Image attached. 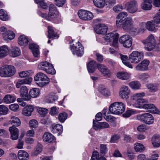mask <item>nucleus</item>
<instances>
[{
	"label": "nucleus",
	"mask_w": 160,
	"mask_h": 160,
	"mask_svg": "<svg viewBox=\"0 0 160 160\" xmlns=\"http://www.w3.org/2000/svg\"><path fill=\"white\" fill-rule=\"evenodd\" d=\"M29 125L30 127L32 128H36L38 127V122L35 119H32L29 122Z\"/></svg>",
	"instance_id": "57"
},
{
	"label": "nucleus",
	"mask_w": 160,
	"mask_h": 160,
	"mask_svg": "<svg viewBox=\"0 0 160 160\" xmlns=\"http://www.w3.org/2000/svg\"><path fill=\"white\" fill-rule=\"evenodd\" d=\"M132 38V37L128 35H124L122 36L119 39L120 42L122 44L127 40Z\"/></svg>",
	"instance_id": "52"
},
{
	"label": "nucleus",
	"mask_w": 160,
	"mask_h": 160,
	"mask_svg": "<svg viewBox=\"0 0 160 160\" xmlns=\"http://www.w3.org/2000/svg\"><path fill=\"white\" fill-rule=\"evenodd\" d=\"M8 71L7 65L3 66L0 68V75L3 77H8Z\"/></svg>",
	"instance_id": "30"
},
{
	"label": "nucleus",
	"mask_w": 160,
	"mask_h": 160,
	"mask_svg": "<svg viewBox=\"0 0 160 160\" xmlns=\"http://www.w3.org/2000/svg\"><path fill=\"white\" fill-rule=\"evenodd\" d=\"M130 92V90L128 86H123L120 88L119 96L121 98L127 100L129 97Z\"/></svg>",
	"instance_id": "11"
},
{
	"label": "nucleus",
	"mask_w": 160,
	"mask_h": 160,
	"mask_svg": "<svg viewBox=\"0 0 160 160\" xmlns=\"http://www.w3.org/2000/svg\"><path fill=\"white\" fill-rule=\"evenodd\" d=\"M138 6V3L136 0H130L126 2L125 5V7L127 10L131 13H134L137 11Z\"/></svg>",
	"instance_id": "6"
},
{
	"label": "nucleus",
	"mask_w": 160,
	"mask_h": 160,
	"mask_svg": "<svg viewBox=\"0 0 160 160\" xmlns=\"http://www.w3.org/2000/svg\"><path fill=\"white\" fill-rule=\"evenodd\" d=\"M8 109L4 105H0V112L3 115L7 114L8 112Z\"/></svg>",
	"instance_id": "55"
},
{
	"label": "nucleus",
	"mask_w": 160,
	"mask_h": 160,
	"mask_svg": "<svg viewBox=\"0 0 160 160\" xmlns=\"http://www.w3.org/2000/svg\"><path fill=\"white\" fill-rule=\"evenodd\" d=\"M155 23L153 20H151L147 22L146 23L142 22L140 23V25L141 27H143V28L145 25L146 28L148 31L155 32L157 30L155 26Z\"/></svg>",
	"instance_id": "13"
},
{
	"label": "nucleus",
	"mask_w": 160,
	"mask_h": 160,
	"mask_svg": "<svg viewBox=\"0 0 160 160\" xmlns=\"http://www.w3.org/2000/svg\"><path fill=\"white\" fill-rule=\"evenodd\" d=\"M121 58L122 60L123 63L126 66L130 68H132V64L128 62V57L126 55H121Z\"/></svg>",
	"instance_id": "36"
},
{
	"label": "nucleus",
	"mask_w": 160,
	"mask_h": 160,
	"mask_svg": "<svg viewBox=\"0 0 160 160\" xmlns=\"http://www.w3.org/2000/svg\"><path fill=\"white\" fill-rule=\"evenodd\" d=\"M95 61H91L89 62L87 65V67L88 71L89 72L93 73L95 70V67L97 66V65Z\"/></svg>",
	"instance_id": "28"
},
{
	"label": "nucleus",
	"mask_w": 160,
	"mask_h": 160,
	"mask_svg": "<svg viewBox=\"0 0 160 160\" xmlns=\"http://www.w3.org/2000/svg\"><path fill=\"white\" fill-rule=\"evenodd\" d=\"M66 0H54L55 5L59 7H62L66 2Z\"/></svg>",
	"instance_id": "62"
},
{
	"label": "nucleus",
	"mask_w": 160,
	"mask_h": 160,
	"mask_svg": "<svg viewBox=\"0 0 160 160\" xmlns=\"http://www.w3.org/2000/svg\"><path fill=\"white\" fill-rule=\"evenodd\" d=\"M78 15L79 18L84 20H89L93 18V16L91 12L83 10H79Z\"/></svg>",
	"instance_id": "9"
},
{
	"label": "nucleus",
	"mask_w": 160,
	"mask_h": 160,
	"mask_svg": "<svg viewBox=\"0 0 160 160\" xmlns=\"http://www.w3.org/2000/svg\"><path fill=\"white\" fill-rule=\"evenodd\" d=\"M38 111L41 116L43 117L47 113L48 110L44 108H40L38 109Z\"/></svg>",
	"instance_id": "56"
},
{
	"label": "nucleus",
	"mask_w": 160,
	"mask_h": 160,
	"mask_svg": "<svg viewBox=\"0 0 160 160\" xmlns=\"http://www.w3.org/2000/svg\"><path fill=\"white\" fill-rule=\"evenodd\" d=\"M100 155L104 156L107 152L108 149L106 145L101 144L100 146Z\"/></svg>",
	"instance_id": "43"
},
{
	"label": "nucleus",
	"mask_w": 160,
	"mask_h": 160,
	"mask_svg": "<svg viewBox=\"0 0 160 160\" xmlns=\"http://www.w3.org/2000/svg\"><path fill=\"white\" fill-rule=\"evenodd\" d=\"M19 92L21 97L23 100L28 101L31 99V98L28 93V88L26 86H23L21 88Z\"/></svg>",
	"instance_id": "12"
},
{
	"label": "nucleus",
	"mask_w": 160,
	"mask_h": 160,
	"mask_svg": "<svg viewBox=\"0 0 160 160\" xmlns=\"http://www.w3.org/2000/svg\"><path fill=\"white\" fill-rule=\"evenodd\" d=\"M118 35L117 33L115 32H112L108 33L105 36V40L108 42H111L113 39L117 37Z\"/></svg>",
	"instance_id": "31"
},
{
	"label": "nucleus",
	"mask_w": 160,
	"mask_h": 160,
	"mask_svg": "<svg viewBox=\"0 0 160 160\" xmlns=\"http://www.w3.org/2000/svg\"><path fill=\"white\" fill-rule=\"evenodd\" d=\"M9 50L7 47L4 45L0 47V58L6 57L8 53Z\"/></svg>",
	"instance_id": "34"
},
{
	"label": "nucleus",
	"mask_w": 160,
	"mask_h": 160,
	"mask_svg": "<svg viewBox=\"0 0 160 160\" xmlns=\"http://www.w3.org/2000/svg\"><path fill=\"white\" fill-rule=\"evenodd\" d=\"M50 63L47 62H40L38 65L39 69L43 70L45 71L46 70Z\"/></svg>",
	"instance_id": "45"
},
{
	"label": "nucleus",
	"mask_w": 160,
	"mask_h": 160,
	"mask_svg": "<svg viewBox=\"0 0 160 160\" xmlns=\"http://www.w3.org/2000/svg\"><path fill=\"white\" fill-rule=\"evenodd\" d=\"M43 141L49 143L55 142V138L54 137L51 133L46 132L44 133L42 137Z\"/></svg>",
	"instance_id": "22"
},
{
	"label": "nucleus",
	"mask_w": 160,
	"mask_h": 160,
	"mask_svg": "<svg viewBox=\"0 0 160 160\" xmlns=\"http://www.w3.org/2000/svg\"><path fill=\"white\" fill-rule=\"evenodd\" d=\"M99 90L103 96L108 97L110 95V92L108 90L104 87H101L99 88Z\"/></svg>",
	"instance_id": "44"
},
{
	"label": "nucleus",
	"mask_w": 160,
	"mask_h": 160,
	"mask_svg": "<svg viewBox=\"0 0 160 160\" xmlns=\"http://www.w3.org/2000/svg\"><path fill=\"white\" fill-rule=\"evenodd\" d=\"M133 21L132 18L128 17L122 23V28L126 31H130L132 28Z\"/></svg>",
	"instance_id": "10"
},
{
	"label": "nucleus",
	"mask_w": 160,
	"mask_h": 160,
	"mask_svg": "<svg viewBox=\"0 0 160 160\" xmlns=\"http://www.w3.org/2000/svg\"><path fill=\"white\" fill-rule=\"evenodd\" d=\"M18 44L21 46L26 45L28 42L27 37L24 35L20 36L18 38Z\"/></svg>",
	"instance_id": "32"
},
{
	"label": "nucleus",
	"mask_w": 160,
	"mask_h": 160,
	"mask_svg": "<svg viewBox=\"0 0 160 160\" xmlns=\"http://www.w3.org/2000/svg\"><path fill=\"white\" fill-rule=\"evenodd\" d=\"M143 108L147 109L148 111L152 113L158 114L159 113V110L155 106L152 104H145L143 105Z\"/></svg>",
	"instance_id": "17"
},
{
	"label": "nucleus",
	"mask_w": 160,
	"mask_h": 160,
	"mask_svg": "<svg viewBox=\"0 0 160 160\" xmlns=\"http://www.w3.org/2000/svg\"><path fill=\"white\" fill-rule=\"evenodd\" d=\"M142 43L145 45V48L148 51L153 49L155 46V40L154 36L151 34L146 39L142 41Z\"/></svg>",
	"instance_id": "4"
},
{
	"label": "nucleus",
	"mask_w": 160,
	"mask_h": 160,
	"mask_svg": "<svg viewBox=\"0 0 160 160\" xmlns=\"http://www.w3.org/2000/svg\"><path fill=\"white\" fill-rule=\"evenodd\" d=\"M0 18L3 21H7L9 19L8 15L3 9L0 10Z\"/></svg>",
	"instance_id": "48"
},
{
	"label": "nucleus",
	"mask_w": 160,
	"mask_h": 160,
	"mask_svg": "<svg viewBox=\"0 0 160 160\" xmlns=\"http://www.w3.org/2000/svg\"><path fill=\"white\" fill-rule=\"evenodd\" d=\"M40 94V90L39 89L34 88L31 89L29 92V96L33 98L38 97Z\"/></svg>",
	"instance_id": "37"
},
{
	"label": "nucleus",
	"mask_w": 160,
	"mask_h": 160,
	"mask_svg": "<svg viewBox=\"0 0 160 160\" xmlns=\"http://www.w3.org/2000/svg\"><path fill=\"white\" fill-rule=\"evenodd\" d=\"M42 150V146L38 143L34 150L32 153L31 156H35L40 153Z\"/></svg>",
	"instance_id": "38"
},
{
	"label": "nucleus",
	"mask_w": 160,
	"mask_h": 160,
	"mask_svg": "<svg viewBox=\"0 0 160 160\" xmlns=\"http://www.w3.org/2000/svg\"><path fill=\"white\" fill-rule=\"evenodd\" d=\"M127 16V13L125 12H120L118 14V15L117 17V18L124 20L126 18Z\"/></svg>",
	"instance_id": "60"
},
{
	"label": "nucleus",
	"mask_w": 160,
	"mask_h": 160,
	"mask_svg": "<svg viewBox=\"0 0 160 160\" xmlns=\"http://www.w3.org/2000/svg\"><path fill=\"white\" fill-rule=\"evenodd\" d=\"M8 70V77L13 75L16 72L15 69L14 67L12 65H7Z\"/></svg>",
	"instance_id": "50"
},
{
	"label": "nucleus",
	"mask_w": 160,
	"mask_h": 160,
	"mask_svg": "<svg viewBox=\"0 0 160 160\" xmlns=\"http://www.w3.org/2000/svg\"><path fill=\"white\" fill-rule=\"evenodd\" d=\"M99 157V153L97 151L93 152L91 160H98Z\"/></svg>",
	"instance_id": "64"
},
{
	"label": "nucleus",
	"mask_w": 160,
	"mask_h": 160,
	"mask_svg": "<svg viewBox=\"0 0 160 160\" xmlns=\"http://www.w3.org/2000/svg\"><path fill=\"white\" fill-rule=\"evenodd\" d=\"M138 119L145 123L151 124L153 123V118L152 114L149 113H145L140 115L138 116Z\"/></svg>",
	"instance_id": "8"
},
{
	"label": "nucleus",
	"mask_w": 160,
	"mask_h": 160,
	"mask_svg": "<svg viewBox=\"0 0 160 160\" xmlns=\"http://www.w3.org/2000/svg\"><path fill=\"white\" fill-rule=\"evenodd\" d=\"M49 65L45 72L48 74L52 75L55 74L56 73V71L53 67L51 64L50 63Z\"/></svg>",
	"instance_id": "53"
},
{
	"label": "nucleus",
	"mask_w": 160,
	"mask_h": 160,
	"mask_svg": "<svg viewBox=\"0 0 160 160\" xmlns=\"http://www.w3.org/2000/svg\"><path fill=\"white\" fill-rule=\"evenodd\" d=\"M125 109L124 104L122 102H115L110 104L109 111L113 114H120L123 113Z\"/></svg>",
	"instance_id": "1"
},
{
	"label": "nucleus",
	"mask_w": 160,
	"mask_h": 160,
	"mask_svg": "<svg viewBox=\"0 0 160 160\" xmlns=\"http://www.w3.org/2000/svg\"><path fill=\"white\" fill-rule=\"evenodd\" d=\"M97 67L99 71L104 75L109 76L111 75L109 70L106 66L103 65L98 64Z\"/></svg>",
	"instance_id": "19"
},
{
	"label": "nucleus",
	"mask_w": 160,
	"mask_h": 160,
	"mask_svg": "<svg viewBox=\"0 0 160 160\" xmlns=\"http://www.w3.org/2000/svg\"><path fill=\"white\" fill-rule=\"evenodd\" d=\"M139 78L143 80L146 81L150 77V75L148 73H143L138 75Z\"/></svg>",
	"instance_id": "61"
},
{
	"label": "nucleus",
	"mask_w": 160,
	"mask_h": 160,
	"mask_svg": "<svg viewBox=\"0 0 160 160\" xmlns=\"http://www.w3.org/2000/svg\"><path fill=\"white\" fill-rule=\"evenodd\" d=\"M129 85L133 89H139L141 86L140 83L138 81L131 82L129 83Z\"/></svg>",
	"instance_id": "41"
},
{
	"label": "nucleus",
	"mask_w": 160,
	"mask_h": 160,
	"mask_svg": "<svg viewBox=\"0 0 160 160\" xmlns=\"http://www.w3.org/2000/svg\"><path fill=\"white\" fill-rule=\"evenodd\" d=\"M149 62L148 60H144L138 64L135 67L136 70L138 71H144L148 69Z\"/></svg>",
	"instance_id": "15"
},
{
	"label": "nucleus",
	"mask_w": 160,
	"mask_h": 160,
	"mask_svg": "<svg viewBox=\"0 0 160 160\" xmlns=\"http://www.w3.org/2000/svg\"><path fill=\"white\" fill-rule=\"evenodd\" d=\"M134 149L136 152H142L144 150V146L141 143H137L134 145Z\"/></svg>",
	"instance_id": "49"
},
{
	"label": "nucleus",
	"mask_w": 160,
	"mask_h": 160,
	"mask_svg": "<svg viewBox=\"0 0 160 160\" xmlns=\"http://www.w3.org/2000/svg\"><path fill=\"white\" fill-rule=\"evenodd\" d=\"M145 29L143 27H141L140 28H136L133 27V25L132 26V28L130 31H128L130 33L132 34H133L134 35H137L140 32H144Z\"/></svg>",
	"instance_id": "39"
},
{
	"label": "nucleus",
	"mask_w": 160,
	"mask_h": 160,
	"mask_svg": "<svg viewBox=\"0 0 160 160\" xmlns=\"http://www.w3.org/2000/svg\"><path fill=\"white\" fill-rule=\"evenodd\" d=\"M9 131L11 135V138L13 140H17L19 135V131L18 129L14 126L9 127Z\"/></svg>",
	"instance_id": "16"
},
{
	"label": "nucleus",
	"mask_w": 160,
	"mask_h": 160,
	"mask_svg": "<svg viewBox=\"0 0 160 160\" xmlns=\"http://www.w3.org/2000/svg\"><path fill=\"white\" fill-rule=\"evenodd\" d=\"M68 116V114L65 112L60 113L58 116L59 121L62 123L64 122L67 119Z\"/></svg>",
	"instance_id": "47"
},
{
	"label": "nucleus",
	"mask_w": 160,
	"mask_h": 160,
	"mask_svg": "<svg viewBox=\"0 0 160 160\" xmlns=\"http://www.w3.org/2000/svg\"><path fill=\"white\" fill-rule=\"evenodd\" d=\"M34 80L36 81H38V86L42 87L48 84L49 79L44 74L39 72L37 73L34 77Z\"/></svg>",
	"instance_id": "3"
},
{
	"label": "nucleus",
	"mask_w": 160,
	"mask_h": 160,
	"mask_svg": "<svg viewBox=\"0 0 160 160\" xmlns=\"http://www.w3.org/2000/svg\"><path fill=\"white\" fill-rule=\"evenodd\" d=\"M33 110V107L32 105H30L24 108L22 114L24 116H29L31 115L32 112Z\"/></svg>",
	"instance_id": "26"
},
{
	"label": "nucleus",
	"mask_w": 160,
	"mask_h": 160,
	"mask_svg": "<svg viewBox=\"0 0 160 160\" xmlns=\"http://www.w3.org/2000/svg\"><path fill=\"white\" fill-rule=\"evenodd\" d=\"M50 129L52 133H58V135H60L62 131V126L60 124L52 125L50 127Z\"/></svg>",
	"instance_id": "20"
},
{
	"label": "nucleus",
	"mask_w": 160,
	"mask_h": 160,
	"mask_svg": "<svg viewBox=\"0 0 160 160\" xmlns=\"http://www.w3.org/2000/svg\"><path fill=\"white\" fill-rule=\"evenodd\" d=\"M97 123H95V120L93 121V126L96 130L100 128H108L109 125L108 123L106 122H96Z\"/></svg>",
	"instance_id": "18"
},
{
	"label": "nucleus",
	"mask_w": 160,
	"mask_h": 160,
	"mask_svg": "<svg viewBox=\"0 0 160 160\" xmlns=\"http://www.w3.org/2000/svg\"><path fill=\"white\" fill-rule=\"evenodd\" d=\"M29 47L32 50L34 56L35 57H38L39 54L38 46L35 44H31L29 45Z\"/></svg>",
	"instance_id": "25"
},
{
	"label": "nucleus",
	"mask_w": 160,
	"mask_h": 160,
	"mask_svg": "<svg viewBox=\"0 0 160 160\" xmlns=\"http://www.w3.org/2000/svg\"><path fill=\"white\" fill-rule=\"evenodd\" d=\"M32 80V78L30 77H28L27 78L21 80L18 82L16 84V87L17 88H19L22 84H29L31 82Z\"/></svg>",
	"instance_id": "27"
},
{
	"label": "nucleus",
	"mask_w": 160,
	"mask_h": 160,
	"mask_svg": "<svg viewBox=\"0 0 160 160\" xmlns=\"http://www.w3.org/2000/svg\"><path fill=\"white\" fill-rule=\"evenodd\" d=\"M152 0H145L141 4V8L145 10H150L152 8Z\"/></svg>",
	"instance_id": "23"
},
{
	"label": "nucleus",
	"mask_w": 160,
	"mask_h": 160,
	"mask_svg": "<svg viewBox=\"0 0 160 160\" xmlns=\"http://www.w3.org/2000/svg\"><path fill=\"white\" fill-rule=\"evenodd\" d=\"M2 100L5 103L9 104L14 102L16 98L13 96L8 94L5 96Z\"/></svg>",
	"instance_id": "29"
},
{
	"label": "nucleus",
	"mask_w": 160,
	"mask_h": 160,
	"mask_svg": "<svg viewBox=\"0 0 160 160\" xmlns=\"http://www.w3.org/2000/svg\"><path fill=\"white\" fill-rule=\"evenodd\" d=\"M120 138V135L118 134H116L112 135L111 138L110 142L111 143H116L117 141Z\"/></svg>",
	"instance_id": "58"
},
{
	"label": "nucleus",
	"mask_w": 160,
	"mask_h": 160,
	"mask_svg": "<svg viewBox=\"0 0 160 160\" xmlns=\"http://www.w3.org/2000/svg\"><path fill=\"white\" fill-rule=\"evenodd\" d=\"M145 101L144 99L142 98L137 101H136L135 104L137 105V107L138 108L143 107V105L144 104L143 103L145 102Z\"/></svg>",
	"instance_id": "59"
},
{
	"label": "nucleus",
	"mask_w": 160,
	"mask_h": 160,
	"mask_svg": "<svg viewBox=\"0 0 160 160\" xmlns=\"http://www.w3.org/2000/svg\"><path fill=\"white\" fill-rule=\"evenodd\" d=\"M153 21L156 24L160 23V9L155 14L153 18Z\"/></svg>",
	"instance_id": "54"
},
{
	"label": "nucleus",
	"mask_w": 160,
	"mask_h": 160,
	"mask_svg": "<svg viewBox=\"0 0 160 160\" xmlns=\"http://www.w3.org/2000/svg\"><path fill=\"white\" fill-rule=\"evenodd\" d=\"M145 95V93L143 92L136 93L132 96V98L133 100L137 101L144 96Z\"/></svg>",
	"instance_id": "51"
},
{
	"label": "nucleus",
	"mask_w": 160,
	"mask_h": 160,
	"mask_svg": "<svg viewBox=\"0 0 160 160\" xmlns=\"http://www.w3.org/2000/svg\"><path fill=\"white\" fill-rule=\"evenodd\" d=\"M107 27L103 24H99L96 25L94 28L95 32L98 34H104L108 30Z\"/></svg>",
	"instance_id": "14"
},
{
	"label": "nucleus",
	"mask_w": 160,
	"mask_h": 160,
	"mask_svg": "<svg viewBox=\"0 0 160 160\" xmlns=\"http://www.w3.org/2000/svg\"><path fill=\"white\" fill-rule=\"evenodd\" d=\"M117 77L121 79L127 80L130 78L129 75L126 72H120L117 73Z\"/></svg>",
	"instance_id": "40"
},
{
	"label": "nucleus",
	"mask_w": 160,
	"mask_h": 160,
	"mask_svg": "<svg viewBox=\"0 0 160 160\" xmlns=\"http://www.w3.org/2000/svg\"><path fill=\"white\" fill-rule=\"evenodd\" d=\"M71 49L73 54L79 56H82L84 53V48L79 42L71 45Z\"/></svg>",
	"instance_id": "7"
},
{
	"label": "nucleus",
	"mask_w": 160,
	"mask_h": 160,
	"mask_svg": "<svg viewBox=\"0 0 160 160\" xmlns=\"http://www.w3.org/2000/svg\"><path fill=\"white\" fill-rule=\"evenodd\" d=\"M94 5L99 8L103 7L105 4L104 0H92Z\"/></svg>",
	"instance_id": "46"
},
{
	"label": "nucleus",
	"mask_w": 160,
	"mask_h": 160,
	"mask_svg": "<svg viewBox=\"0 0 160 160\" xmlns=\"http://www.w3.org/2000/svg\"><path fill=\"white\" fill-rule=\"evenodd\" d=\"M143 53L137 51H133L129 56V59L132 63H137L143 59Z\"/></svg>",
	"instance_id": "5"
},
{
	"label": "nucleus",
	"mask_w": 160,
	"mask_h": 160,
	"mask_svg": "<svg viewBox=\"0 0 160 160\" xmlns=\"http://www.w3.org/2000/svg\"><path fill=\"white\" fill-rule=\"evenodd\" d=\"M8 51L10 55L12 57H18L21 54V51L20 49L16 47H11Z\"/></svg>",
	"instance_id": "21"
},
{
	"label": "nucleus",
	"mask_w": 160,
	"mask_h": 160,
	"mask_svg": "<svg viewBox=\"0 0 160 160\" xmlns=\"http://www.w3.org/2000/svg\"><path fill=\"white\" fill-rule=\"evenodd\" d=\"M132 38L126 41L125 42L123 43L122 44L123 46L125 48H130L132 44Z\"/></svg>",
	"instance_id": "63"
},
{
	"label": "nucleus",
	"mask_w": 160,
	"mask_h": 160,
	"mask_svg": "<svg viewBox=\"0 0 160 160\" xmlns=\"http://www.w3.org/2000/svg\"><path fill=\"white\" fill-rule=\"evenodd\" d=\"M15 37V34L12 32L8 30L6 32V34L4 35L3 38L6 40L8 39L11 40L13 39Z\"/></svg>",
	"instance_id": "42"
},
{
	"label": "nucleus",
	"mask_w": 160,
	"mask_h": 160,
	"mask_svg": "<svg viewBox=\"0 0 160 160\" xmlns=\"http://www.w3.org/2000/svg\"><path fill=\"white\" fill-rule=\"evenodd\" d=\"M38 14L42 17L45 18L49 21H52L57 18L59 12L56 7L53 4H51L49 6V12L48 15L40 11L38 12Z\"/></svg>",
	"instance_id": "2"
},
{
	"label": "nucleus",
	"mask_w": 160,
	"mask_h": 160,
	"mask_svg": "<svg viewBox=\"0 0 160 160\" xmlns=\"http://www.w3.org/2000/svg\"><path fill=\"white\" fill-rule=\"evenodd\" d=\"M29 154L23 150L19 151L18 157L20 160H28L29 158Z\"/></svg>",
	"instance_id": "24"
},
{
	"label": "nucleus",
	"mask_w": 160,
	"mask_h": 160,
	"mask_svg": "<svg viewBox=\"0 0 160 160\" xmlns=\"http://www.w3.org/2000/svg\"><path fill=\"white\" fill-rule=\"evenodd\" d=\"M48 37L49 38L55 37L58 38L59 37V35L54 33L53 27L52 26L48 27Z\"/></svg>",
	"instance_id": "33"
},
{
	"label": "nucleus",
	"mask_w": 160,
	"mask_h": 160,
	"mask_svg": "<svg viewBox=\"0 0 160 160\" xmlns=\"http://www.w3.org/2000/svg\"><path fill=\"white\" fill-rule=\"evenodd\" d=\"M10 121L11 124L14 127H18L19 126L21 123L20 119L15 116H12L11 118Z\"/></svg>",
	"instance_id": "35"
}]
</instances>
